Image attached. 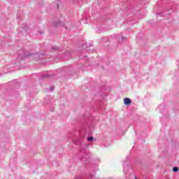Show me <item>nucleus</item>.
I'll return each mask as SVG.
<instances>
[{"label":"nucleus","instance_id":"nucleus-1","mask_svg":"<svg viewBox=\"0 0 179 179\" xmlns=\"http://www.w3.org/2000/svg\"><path fill=\"white\" fill-rule=\"evenodd\" d=\"M131 101L129 98H124V104H125V106H129V104H131Z\"/></svg>","mask_w":179,"mask_h":179},{"label":"nucleus","instance_id":"nucleus-2","mask_svg":"<svg viewBox=\"0 0 179 179\" xmlns=\"http://www.w3.org/2000/svg\"><path fill=\"white\" fill-rule=\"evenodd\" d=\"M124 40H127V37H124V36H122L120 39H119V41L121 42V41H124Z\"/></svg>","mask_w":179,"mask_h":179},{"label":"nucleus","instance_id":"nucleus-3","mask_svg":"<svg viewBox=\"0 0 179 179\" xmlns=\"http://www.w3.org/2000/svg\"><path fill=\"white\" fill-rule=\"evenodd\" d=\"M93 139H94V138H93V137H92V136L87 138L88 142H92V141H93Z\"/></svg>","mask_w":179,"mask_h":179},{"label":"nucleus","instance_id":"nucleus-4","mask_svg":"<svg viewBox=\"0 0 179 179\" xmlns=\"http://www.w3.org/2000/svg\"><path fill=\"white\" fill-rule=\"evenodd\" d=\"M173 171L174 173L178 171V167H174V168L173 169Z\"/></svg>","mask_w":179,"mask_h":179},{"label":"nucleus","instance_id":"nucleus-5","mask_svg":"<svg viewBox=\"0 0 179 179\" xmlns=\"http://www.w3.org/2000/svg\"><path fill=\"white\" fill-rule=\"evenodd\" d=\"M50 92H52V87H51V88L50 89Z\"/></svg>","mask_w":179,"mask_h":179}]
</instances>
